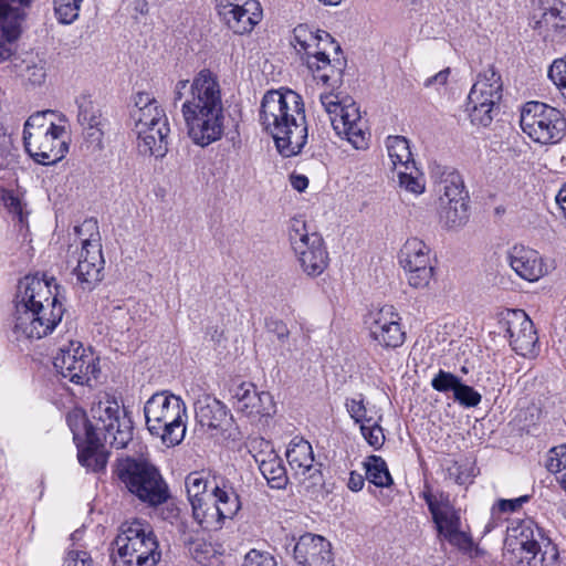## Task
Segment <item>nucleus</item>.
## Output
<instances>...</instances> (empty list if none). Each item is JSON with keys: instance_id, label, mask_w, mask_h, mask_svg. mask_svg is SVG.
<instances>
[{"instance_id": "f257e3e1", "label": "nucleus", "mask_w": 566, "mask_h": 566, "mask_svg": "<svg viewBox=\"0 0 566 566\" xmlns=\"http://www.w3.org/2000/svg\"><path fill=\"white\" fill-rule=\"evenodd\" d=\"M189 139L201 148L220 140L224 134V108L218 76L208 69L192 80L180 78L174 90Z\"/></svg>"}, {"instance_id": "f03ea898", "label": "nucleus", "mask_w": 566, "mask_h": 566, "mask_svg": "<svg viewBox=\"0 0 566 566\" xmlns=\"http://www.w3.org/2000/svg\"><path fill=\"white\" fill-rule=\"evenodd\" d=\"M64 305L53 276H25L19 284L13 331L18 338L40 339L62 321Z\"/></svg>"}, {"instance_id": "7ed1b4c3", "label": "nucleus", "mask_w": 566, "mask_h": 566, "mask_svg": "<svg viewBox=\"0 0 566 566\" xmlns=\"http://www.w3.org/2000/svg\"><path fill=\"white\" fill-rule=\"evenodd\" d=\"M259 120L283 157L298 155L307 143L304 102L292 90H272L261 101Z\"/></svg>"}, {"instance_id": "20e7f679", "label": "nucleus", "mask_w": 566, "mask_h": 566, "mask_svg": "<svg viewBox=\"0 0 566 566\" xmlns=\"http://www.w3.org/2000/svg\"><path fill=\"white\" fill-rule=\"evenodd\" d=\"M23 142L28 154L39 164H55L67 153L65 126L55 122L52 111L31 115L23 129Z\"/></svg>"}, {"instance_id": "39448f33", "label": "nucleus", "mask_w": 566, "mask_h": 566, "mask_svg": "<svg viewBox=\"0 0 566 566\" xmlns=\"http://www.w3.org/2000/svg\"><path fill=\"white\" fill-rule=\"evenodd\" d=\"M137 111L135 130L137 147L140 154L163 158L168 150L170 126L165 109L159 102L147 92H139L135 97Z\"/></svg>"}, {"instance_id": "423d86ee", "label": "nucleus", "mask_w": 566, "mask_h": 566, "mask_svg": "<svg viewBox=\"0 0 566 566\" xmlns=\"http://www.w3.org/2000/svg\"><path fill=\"white\" fill-rule=\"evenodd\" d=\"M148 431L166 447L178 446L186 434V405L179 396L156 391L145 403Z\"/></svg>"}, {"instance_id": "0eeeda50", "label": "nucleus", "mask_w": 566, "mask_h": 566, "mask_svg": "<svg viewBox=\"0 0 566 566\" xmlns=\"http://www.w3.org/2000/svg\"><path fill=\"white\" fill-rule=\"evenodd\" d=\"M113 545L115 566H156L161 558L156 535L138 520L124 523Z\"/></svg>"}, {"instance_id": "6e6552de", "label": "nucleus", "mask_w": 566, "mask_h": 566, "mask_svg": "<svg viewBox=\"0 0 566 566\" xmlns=\"http://www.w3.org/2000/svg\"><path fill=\"white\" fill-rule=\"evenodd\" d=\"M319 102L337 136L347 140L357 150H366L369 147L371 135L368 123L350 96L326 92L319 95Z\"/></svg>"}, {"instance_id": "1a4fd4ad", "label": "nucleus", "mask_w": 566, "mask_h": 566, "mask_svg": "<svg viewBox=\"0 0 566 566\" xmlns=\"http://www.w3.org/2000/svg\"><path fill=\"white\" fill-rule=\"evenodd\" d=\"M319 102L337 136L347 140L357 150H366L369 147L371 135L368 123L350 96L326 92L319 95Z\"/></svg>"}, {"instance_id": "9d476101", "label": "nucleus", "mask_w": 566, "mask_h": 566, "mask_svg": "<svg viewBox=\"0 0 566 566\" xmlns=\"http://www.w3.org/2000/svg\"><path fill=\"white\" fill-rule=\"evenodd\" d=\"M115 474L123 489L150 506L163 504L169 496L159 470L146 460L122 459L117 462Z\"/></svg>"}, {"instance_id": "9b49d317", "label": "nucleus", "mask_w": 566, "mask_h": 566, "mask_svg": "<svg viewBox=\"0 0 566 566\" xmlns=\"http://www.w3.org/2000/svg\"><path fill=\"white\" fill-rule=\"evenodd\" d=\"M506 545L517 553L518 566H558V549L534 521L523 520L509 528Z\"/></svg>"}, {"instance_id": "f8f14e48", "label": "nucleus", "mask_w": 566, "mask_h": 566, "mask_svg": "<svg viewBox=\"0 0 566 566\" xmlns=\"http://www.w3.org/2000/svg\"><path fill=\"white\" fill-rule=\"evenodd\" d=\"M74 233L76 241L81 244L74 274L83 290H92L102 281L105 263L97 221L84 220L74 227Z\"/></svg>"}, {"instance_id": "ddd939ff", "label": "nucleus", "mask_w": 566, "mask_h": 566, "mask_svg": "<svg viewBox=\"0 0 566 566\" xmlns=\"http://www.w3.org/2000/svg\"><path fill=\"white\" fill-rule=\"evenodd\" d=\"M289 241L295 260L305 275L317 277L328 268L329 254L324 239L318 232L310 230L305 221H291Z\"/></svg>"}, {"instance_id": "4468645a", "label": "nucleus", "mask_w": 566, "mask_h": 566, "mask_svg": "<svg viewBox=\"0 0 566 566\" xmlns=\"http://www.w3.org/2000/svg\"><path fill=\"white\" fill-rule=\"evenodd\" d=\"M432 515L439 536L463 553L473 548V538L470 532L462 528L461 511L455 509L447 493H433L429 486L422 492Z\"/></svg>"}, {"instance_id": "2eb2a0df", "label": "nucleus", "mask_w": 566, "mask_h": 566, "mask_svg": "<svg viewBox=\"0 0 566 566\" xmlns=\"http://www.w3.org/2000/svg\"><path fill=\"white\" fill-rule=\"evenodd\" d=\"M96 432H104V440L123 449L133 439V423L119 401L106 391H101L90 409Z\"/></svg>"}, {"instance_id": "dca6fc26", "label": "nucleus", "mask_w": 566, "mask_h": 566, "mask_svg": "<svg viewBox=\"0 0 566 566\" xmlns=\"http://www.w3.org/2000/svg\"><path fill=\"white\" fill-rule=\"evenodd\" d=\"M53 364L64 378L77 386L93 387V380L101 374L99 357L78 340L62 345Z\"/></svg>"}, {"instance_id": "f3484780", "label": "nucleus", "mask_w": 566, "mask_h": 566, "mask_svg": "<svg viewBox=\"0 0 566 566\" xmlns=\"http://www.w3.org/2000/svg\"><path fill=\"white\" fill-rule=\"evenodd\" d=\"M502 92L501 75L493 66L479 73L468 96V112L473 125L488 127L493 122Z\"/></svg>"}, {"instance_id": "a211bd4d", "label": "nucleus", "mask_w": 566, "mask_h": 566, "mask_svg": "<svg viewBox=\"0 0 566 566\" xmlns=\"http://www.w3.org/2000/svg\"><path fill=\"white\" fill-rule=\"evenodd\" d=\"M520 125L535 143L547 145L559 142L566 132V119L555 107L528 102L521 111Z\"/></svg>"}, {"instance_id": "6ab92c4d", "label": "nucleus", "mask_w": 566, "mask_h": 566, "mask_svg": "<svg viewBox=\"0 0 566 566\" xmlns=\"http://www.w3.org/2000/svg\"><path fill=\"white\" fill-rule=\"evenodd\" d=\"M512 349L523 356L532 357L538 352V337L534 324L523 310H509L500 321Z\"/></svg>"}, {"instance_id": "aec40b11", "label": "nucleus", "mask_w": 566, "mask_h": 566, "mask_svg": "<svg viewBox=\"0 0 566 566\" xmlns=\"http://www.w3.org/2000/svg\"><path fill=\"white\" fill-rule=\"evenodd\" d=\"M410 286L424 289L433 276V265L429 247L418 238L408 239L399 255Z\"/></svg>"}, {"instance_id": "412c9836", "label": "nucleus", "mask_w": 566, "mask_h": 566, "mask_svg": "<svg viewBox=\"0 0 566 566\" xmlns=\"http://www.w3.org/2000/svg\"><path fill=\"white\" fill-rule=\"evenodd\" d=\"M370 338L384 348H397L406 338L401 316L392 305H385L369 314Z\"/></svg>"}, {"instance_id": "4be33fe9", "label": "nucleus", "mask_w": 566, "mask_h": 566, "mask_svg": "<svg viewBox=\"0 0 566 566\" xmlns=\"http://www.w3.org/2000/svg\"><path fill=\"white\" fill-rule=\"evenodd\" d=\"M218 14L235 34L250 33L262 19L256 0H218Z\"/></svg>"}, {"instance_id": "5701e85b", "label": "nucleus", "mask_w": 566, "mask_h": 566, "mask_svg": "<svg viewBox=\"0 0 566 566\" xmlns=\"http://www.w3.org/2000/svg\"><path fill=\"white\" fill-rule=\"evenodd\" d=\"M339 50L340 46L338 43L326 32L325 34L318 35V40L298 56L315 80L327 84L337 72L331 59V54L338 53Z\"/></svg>"}, {"instance_id": "b1692460", "label": "nucleus", "mask_w": 566, "mask_h": 566, "mask_svg": "<svg viewBox=\"0 0 566 566\" xmlns=\"http://www.w3.org/2000/svg\"><path fill=\"white\" fill-rule=\"evenodd\" d=\"M285 455L294 476L306 489L322 482V473L314 465L313 448L308 441L294 437L287 446Z\"/></svg>"}, {"instance_id": "393cba45", "label": "nucleus", "mask_w": 566, "mask_h": 566, "mask_svg": "<svg viewBox=\"0 0 566 566\" xmlns=\"http://www.w3.org/2000/svg\"><path fill=\"white\" fill-rule=\"evenodd\" d=\"M31 0H0V63L13 53L12 44L20 34L23 8Z\"/></svg>"}, {"instance_id": "a878e982", "label": "nucleus", "mask_w": 566, "mask_h": 566, "mask_svg": "<svg viewBox=\"0 0 566 566\" xmlns=\"http://www.w3.org/2000/svg\"><path fill=\"white\" fill-rule=\"evenodd\" d=\"M294 559L301 566H333L332 545L321 535L304 534L294 546Z\"/></svg>"}, {"instance_id": "bb28decb", "label": "nucleus", "mask_w": 566, "mask_h": 566, "mask_svg": "<svg viewBox=\"0 0 566 566\" xmlns=\"http://www.w3.org/2000/svg\"><path fill=\"white\" fill-rule=\"evenodd\" d=\"M531 25L544 38L566 32V4L559 0H545L534 10Z\"/></svg>"}, {"instance_id": "cd10ccee", "label": "nucleus", "mask_w": 566, "mask_h": 566, "mask_svg": "<svg viewBox=\"0 0 566 566\" xmlns=\"http://www.w3.org/2000/svg\"><path fill=\"white\" fill-rule=\"evenodd\" d=\"M78 106L77 119L84 129L86 142L94 148H102L105 134L106 119L101 109L88 95H81L76 99Z\"/></svg>"}, {"instance_id": "c85d7f7f", "label": "nucleus", "mask_w": 566, "mask_h": 566, "mask_svg": "<svg viewBox=\"0 0 566 566\" xmlns=\"http://www.w3.org/2000/svg\"><path fill=\"white\" fill-rule=\"evenodd\" d=\"M509 262L512 270L523 280L538 281L548 273L539 253L524 245H514L509 253Z\"/></svg>"}, {"instance_id": "c756f323", "label": "nucleus", "mask_w": 566, "mask_h": 566, "mask_svg": "<svg viewBox=\"0 0 566 566\" xmlns=\"http://www.w3.org/2000/svg\"><path fill=\"white\" fill-rule=\"evenodd\" d=\"M233 408L247 417L270 416L275 411V401L271 391H237Z\"/></svg>"}, {"instance_id": "7c9ffc66", "label": "nucleus", "mask_w": 566, "mask_h": 566, "mask_svg": "<svg viewBox=\"0 0 566 566\" xmlns=\"http://www.w3.org/2000/svg\"><path fill=\"white\" fill-rule=\"evenodd\" d=\"M78 462L88 471L99 472L106 468L108 452L102 443L101 436H94L76 444Z\"/></svg>"}, {"instance_id": "2f4dec72", "label": "nucleus", "mask_w": 566, "mask_h": 566, "mask_svg": "<svg viewBox=\"0 0 566 566\" xmlns=\"http://www.w3.org/2000/svg\"><path fill=\"white\" fill-rule=\"evenodd\" d=\"M259 470L272 489H284L287 484V474L281 458L274 452H261L254 455Z\"/></svg>"}, {"instance_id": "473e14b6", "label": "nucleus", "mask_w": 566, "mask_h": 566, "mask_svg": "<svg viewBox=\"0 0 566 566\" xmlns=\"http://www.w3.org/2000/svg\"><path fill=\"white\" fill-rule=\"evenodd\" d=\"M192 517L205 531L221 530L227 520L212 500H202L191 505Z\"/></svg>"}, {"instance_id": "72a5a7b5", "label": "nucleus", "mask_w": 566, "mask_h": 566, "mask_svg": "<svg viewBox=\"0 0 566 566\" xmlns=\"http://www.w3.org/2000/svg\"><path fill=\"white\" fill-rule=\"evenodd\" d=\"M212 483H217L211 480V475L206 471L190 472L185 480V486L190 504H196L202 500H211L212 495Z\"/></svg>"}, {"instance_id": "f704fd0d", "label": "nucleus", "mask_w": 566, "mask_h": 566, "mask_svg": "<svg viewBox=\"0 0 566 566\" xmlns=\"http://www.w3.org/2000/svg\"><path fill=\"white\" fill-rule=\"evenodd\" d=\"M211 500L227 520L233 518L241 509L238 493L226 482L213 484Z\"/></svg>"}, {"instance_id": "c9c22d12", "label": "nucleus", "mask_w": 566, "mask_h": 566, "mask_svg": "<svg viewBox=\"0 0 566 566\" xmlns=\"http://www.w3.org/2000/svg\"><path fill=\"white\" fill-rule=\"evenodd\" d=\"M386 148L392 171L415 164L407 138L402 136H389L386 139Z\"/></svg>"}, {"instance_id": "e433bc0d", "label": "nucleus", "mask_w": 566, "mask_h": 566, "mask_svg": "<svg viewBox=\"0 0 566 566\" xmlns=\"http://www.w3.org/2000/svg\"><path fill=\"white\" fill-rule=\"evenodd\" d=\"M66 421L76 444L99 434L96 432L92 418H87L85 411L81 408H75L69 412Z\"/></svg>"}, {"instance_id": "4c0bfd02", "label": "nucleus", "mask_w": 566, "mask_h": 566, "mask_svg": "<svg viewBox=\"0 0 566 566\" xmlns=\"http://www.w3.org/2000/svg\"><path fill=\"white\" fill-rule=\"evenodd\" d=\"M185 543L188 544L189 553L198 564L202 566H220L222 564L221 553L211 543L188 538H185Z\"/></svg>"}, {"instance_id": "58836bf2", "label": "nucleus", "mask_w": 566, "mask_h": 566, "mask_svg": "<svg viewBox=\"0 0 566 566\" xmlns=\"http://www.w3.org/2000/svg\"><path fill=\"white\" fill-rule=\"evenodd\" d=\"M366 479L378 488L392 485L394 480L386 461L379 455H369L365 462Z\"/></svg>"}, {"instance_id": "ea45409f", "label": "nucleus", "mask_w": 566, "mask_h": 566, "mask_svg": "<svg viewBox=\"0 0 566 566\" xmlns=\"http://www.w3.org/2000/svg\"><path fill=\"white\" fill-rule=\"evenodd\" d=\"M440 222L448 229H458L463 227L469 220L468 202L438 206Z\"/></svg>"}, {"instance_id": "a19ab883", "label": "nucleus", "mask_w": 566, "mask_h": 566, "mask_svg": "<svg viewBox=\"0 0 566 566\" xmlns=\"http://www.w3.org/2000/svg\"><path fill=\"white\" fill-rule=\"evenodd\" d=\"M439 205H451L467 200V193L460 176L457 174H449L439 185Z\"/></svg>"}, {"instance_id": "79ce46f5", "label": "nucleus", "mask_w": 566, "mask_h": 566, "mask_svg": "<svg viewBox=\"0 0 566 566\" xmlns=\"http://www.w3.org/2000/svg\"><path fill=\"white\" fill-rule=\"evenodd\" d=\"M398 179L399 187L403 190L413 193L421 195L426 190V182L422 175L417 169L416 165L405 166L399 170L394 171Z\"/></svg>"}, {"instance_id": "37998d69", "label": "nucleus", "mask_w": 566, "mask_h": 566, "mask_svg": "<svg viewBox=\"0 0 566 566\" xmlns=\"http://www.w3.org/2000/svg\"><path fill=\"white\" fill-rule=\"evenodd\" d=\"M325 33V31L313 29L307 24H298L293 30L291 44L296 54L301 55L318 40V35Z\"/></svg>"}, {"instance_id": "c03bdc74", "label": "nucleus", "mask_w": 566, "mask_h": 566, "mask_svg": "<svg viewBox=\"0 0 566 566\" xmlns=\"http://www.w3.org/2000/svg\"><path fill=\"white\" fill-rule=\"evenodd\" d=\"M433 389H473V381L458 374L440 369L431 378Z\"/></svg>"}, {"instance_id": "a18cd8bd", "label": "nucleus", "mask_w": 566, "mask_h": 566, "mask_svg": "<svg viewBox=\"0 0 566 566\" xmlns=\"http://www.w3.org/2000/svg\"><path fill=\"white\" fill-rule=\"evenodd\" d=\"M547 469L556 474L557 481L566 491V443L549 451Z\"/></svg>"}, {"instance_id": "49530a36", "label": "nucleus", "mask_w": 566, "mask_h": 566, "mask_svg": "<svg viewBox=\"0 0 566 566\" xmlns=\"http://www.w3.org/2000/svg\"><path fill=\"white\" fill-rule=\"evenodd\" d=\"M83 0H53L55 14L61 23L70 24L77 19Z\"/></svg>"}, {"instance_id": "de8ad7c7", "label": "nucleus", "mask_w": 566, "mask_h": 566, "mask_svg": "<svg viewBox=\"0 0 566 566\" xmlns=\"http://www.w3.org/2000/svg\"><path fill=\"white\" fill-rule=\"evenodd\" d=\"M360 432L366 442L375 450L380 449L385 442L382 428L371 418L360 424Z\"/></svg>"}, {"instance_id": "09e8293b", "label": "nucleus", "mask_w": 566, "mask_h": 566, "mask_svg": "<svg viewBox=\"0 0 566 566\" xmlns=\"http://www.w3.org/2000/svg\"><path fill=\"white\" fill-rule=\"evenodd\" d=\"M548 76L559 90L562 97L566 101V55L553 62L548 70Z\"/></svg>"}, {"instance_id": "8fccbe9b", "label": "nucleus", "mask_w": 566, "mask_h": 566, "mask_svg": "<svg viewBox=\"0 0 566 566\" xmlns=\"http://www.w3.org/2000/svg\"><path fill=\"white\" fill-rule=\"evenodd\" d=\"M62 566H95V564L87 551L73 547L66 552Z\"/></svg>"}, {"instance_id": "3c124183", "label": "nucleus", "mask_w": 566, "mask_h": 566, "mask_svg": "<svg viewBox=\"0 0 566 566\" xmlns=\"http://www.w3.org/2000/svg\"><path fill=\"white\" fill-rule=\"evenodd\" d=\"M243 566H277V564L270 553L251 549L244 557Z\"/></svg>"}, {"instance_id": "603ef678", "label": "nucleus", "mask_w": 566, "mask_h": 566, "mask_svg": "<svg viewBox=\"0 0 566 566\" xmlns=\"http://www.w3.org/2000/svg\"><path fill=\"white\" fill-rule=\"evenodd\" d=\"M1 200L7 210L23 222V203L20 198L11 190H3L1 192Z\"/></svg>"}, {"instance_id": "864d4df0", "label": "nucleus", "mask_w": 566, "mask_h": 566, "mask_svg": "<svg viewBox=\"0 0 566 566\" xmlns=\"http://www.w3.org/2000/svg\"><path fill=\"white\" fill-rule=\"evenodd\" d=\"M45 75V63L43 61H32L27 65L24 76L30 83L40 85L44 82Z\"/></svg>"}, {"instance_id": "5fc2aeb1", "label": "nucleus", "mask_w": 566, "mask_h": 566, "mask_svg": "<svg viewBox=\"0 0 566 566\" xmlns=\"http://www.w3.org/2000/svg\"><path fill=\"white\" fill-rule=\"evenodd\" d=\"M347 410L350 415V417L360 424L368 420L367 418V410L364 405V400L361 395H358V398H353L347 401L346 403Z\"/></svg>"}, {"instance_id": "6e6d98bb", "label": "nucleus", "mask_w": 566, "mask_h": 566, "mask_svg": "<svg viewBox=\"0 0 566 566\" xmlns=\"http://www.w3.org/2000/svg\"><path fill=\"white\" fill-rule=\"evenodd\" d=\"M161 516L164 520L176 525L179 532H181L184 535L187 534V523L184 522L180 517V510L176 505H166L161 511Z\"/></svg>"}, {"instance_id": "4d7b16f0", "label": "nucleus", "mask_w": 566, "mask_h": 566, "mask_svg": "<svg viewBox=\"0 0 566 566\" xmlns=\"http://www.w3.org/2000/svg\"><path fill=\"white\" fill-rule=\"evenodd\" d=\"M530 495H521L510 500H499L496 507L500 512L512 513L518 511L525 503L530 501Z\"/></svg>"}, {"instance_id": "13d9d810", "label": "nucleus", "mask_w": 566, "mask_h": 566, "mask_svg": "<svg viewBox=\"0 0 566 566\" xmlns=\"http://www.w3.org/2000/svg\"><path fill=\"white\" fill-rule=\"evenodd\" d=\"M451 74L450 67H446L438 72L437 74L428 77L423 82V86L427 88H434L437 91H440L441 88L446 87L449 81V76Z\"/></svg>"}, {"instance_id": "bf43d9fd", "label": "nucleus", "mask_w": 566, "mask_h": 566, "mask_svg": "<svg viewBox=\"0 0 566 566\" xmlns=\"http://www.w3.org/2000/svg\"><path fill=\"white\" fill-rule=\"evenodd\" d=\"M453 400L463 407H475L481 401L479 391H453Z\"/></svg>"}, {"instance_id": "052dcab7", "label": "nucleus", "mask_w": 566, "mask_h": 566, "mask_svg": "<svg viewBox=\"0 0 566 566\" xmlns=\"http://www.w3.org/2000/svg\"><path fill=\"white\" fill-rule=\"evenodd\" d=\"M365 479L361 474L356 472H350L349 479L347 482V486L353 492H358L364 488Z\"/></svg>"}, {"instance_id": "680f3d73", "label": "nucleus", "mask_w": 566, "mask_h": 566, "mask_svg": "<svg viewBox=\"0 0 566 566\" xmlns=\"http://www.w3.org/2000/svg\"><path fill=\"white\" fill-rule=\"evenodd\" d=\"M555 201L560 217L566 221V185H564L555 196Z\"/></svg>"}, {"instance_id": "e2e57ef3", "label": "nucleus", "mask_w": 566, "mask_h": 566, "mask_svg": "<svg viewBox=\"0 0 566 566\" xmlns=\"http://www.w3.org/2000/svg\"><path fill=\"white\" fill-rule=\"evenodd\" d=\"M290 182L291 186L300 192L304 191L308 187V179L304 175H291Z\"/></svg>"}, {"instance_id": "0e129e2a", "label": "nucleus", "mask_w": 566, "mask_h": 566, "mask_svg": "<svg viewBox=\"0 0 566 566\" xmlns=\"http://www.w3.org/2000/svg\"><path fill=\"white\" fill-rule=\"evenodd\" d=\"M273 332H275L279 338H285L289 335V329L282 322H273Z\"/></svg>"}, {"instance_id": "69168bd1", "label": "nucleus", "mask_w": 566, "mask_h": 566, "mask_svg": "<svg viewBox=\"0 0 566 566\" xmlns=\"http://www.w3.org/2000/svg\"><path fill=\"white\" fill-rule=\"evenodd\" d=\"M535 384L534 386H545V387H548L551 386L552 384L549 382L548 378H545L544 376H541L539 378H535Z\"/></svg>"}, {"instance_id": "338daca9", "label": "nucleus", "mask_w": 566, "mask_h": 566, "mask_svg": "<svg viewBox=\"0 0 566 566\" xmlns=\"http://www.w3.org/2000/svg\"><path fill=\"white\" fill-rule=\"evenodd\" d=\"M82 535H83V531H81V530H76L74 533H72V535H71V539H72L73 542H75V541H80V539L82 538Z\"/></svg>"}, {"instance_id": "774afa93", "label": "nucleus", "mask_w": 566, "mask_h": 566, "mask_svg": "<svg viewBox=\"0 0 566 566\" xmlns=\"http://www.w3.org/2000/svg\"><path fill=\"white\" fill-rule=\"evenodd\" d=\"M325 6H338L343 0H318Z\"/></svg>"}]
</instances>
